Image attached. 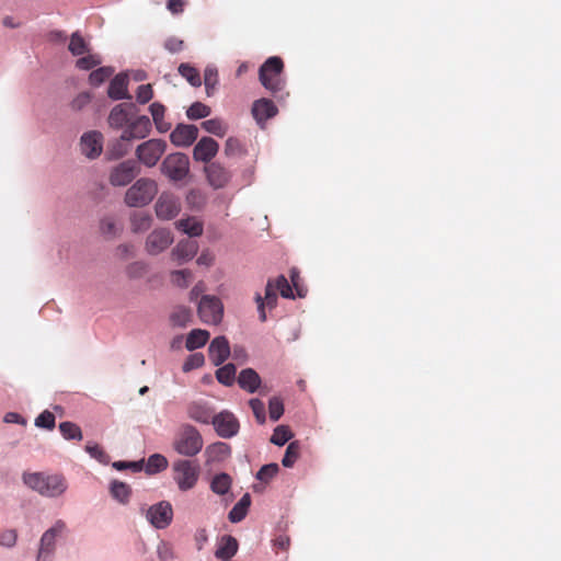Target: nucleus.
<instances>
[{"label":"nucleus","instance_id":"de8ad7c7","mask_svg":"<svg viewBox=\"0 0 561 561\" xmlns=\"http://www.w3.org/2000/svg\"><path fill=\"white\" fill-rule=\"evenodd\" d=\"M300 455V445L298 442H291L286 448L282 463L286 468H290L297 461Z\"/></svg>","mask_w":561,"mask_h":561},{"label":"nucleus","instance_id":"603ef678","mask_svg":"<svg viewBox=\"0 0 561 561\" xmlns=\"http://www.w3.org/2000/svg\"><path fill=\"white\" fill-rule=\"evenodd\" d=\"M274 282V290H278L284 298H294L293 288L284 275H279Z\"/></svg>","mask_w":561,"mask_h":561},{"label":"nucleus","instance_id":"dca6fc26","mask_svg":"<svg viewBox=\"0 0 561 561\" xmlns=\"http://www.w3.org/2000/svg\"><path fill=\"white\" fill-rule=\"evenodd\" d=\"M151 131V122L148 116H139L136 119L129 122L126 128L123 130L124 139H142L147 137Z\"/></svg>","mask_w":561,"mask_h":561},{"label":"nucleus","instance_id":"473e14b6","mask_svg":"<svg viewBox=\"0 0 561 561\" xmlns=\"http://www.w3.org/2000/svg\"><path fill=\"white\" fill-rule=\"evenodd\" d=\"M208 339V331L202 329H194L188 333L185 346L188 351H194L196 348L204 346L207 343Z\"/></svg>","mask_w":561,"mask_h":561},{"label":"nucleus","instance_id":"052dcab7","mask_svg":"<svg viewBox=\"0 0 561 561\" xmlns=\"http://www.w3.org/2000/svg\"><path fill=\"white\" fill-rule=\"evenodd\" d=\"M55 415L49 411L42 412L36 419H35V425L37 427H43L46 430H53L55 427Z\"/></svg>","mask_w":561,"mask_h":561},{"label":"nucleus","instance_id":"bf43d9fd","mask_svg":"<svg viewBox=\"0 0 561 561\" xmlns=\"http://www.w3.org/2000/svg\"><path fill=\"white\" fill-rule=\"evenodd\" d=\"M171 279L179 287H187L192 279V273L188 270L173 271Z\"/></svg>","mask_w":561,"mask_h":561},{"label":"nucleus","instance_id":"e2e57ef3","mask_svg":"<svg viewBox=\"0 0 561 561\" xmlns=\"http://www.w3.org/2000/svg\"><path fill=\"white\" fill-rule=\"evenodd\" d=\"M136 96H137V101L140 104L148 103L153 98V90H152L151 84L148 83V84L139 85L137 89Z\"/></svg>","mask_w":561,"mask_h":561},{"label":"nucleus","instance_id":"aec40b11","mask_svg":"<svg viewBox=\"0 0 561 561\" xmlns=\"http://www.w3.org/2000/svg\"><path fill=\"white\" fill-rule=\"evenodd\" d=\"M198 251V243L194 240H181L172 250L171 256L179 264L192 260Z\"/></svg>","mask_w":561,"mask_h":561},{"label":"nucleus","instance_id":"4be33fe9","mask_svg":"<svg viewBox=\"0 0 561 561\" xmlns=\"http://www.w3.org/2000/svg\"><path fill=\"white\" fill-rule=\"evenodd\" d=\"M277 114V107L268 99L256 100L252 105V115L257 124L263 125L267 119Z\"/></svg>","mask_w":561,"mask_h":561},{"label":"nucleus","instance_id":"ea45409f","mask_svg":"<svg viewBox=\"0 0 561 561\" xmlns=\"http://www.w3.org/2000/svg\"><path fill=\"white\" fill-rule=\"evenodd\" d=\"M179 72L193 87H199L202 84L199 71L195 67L191 66L190 64H185V62L181 64L179 66Z\"/></svg>","mask_w":561,"mask_h":561},{"label":"nucleus","instance_id":"49530a36","mask_svg":"<svg viewBox=\"0 0 561 561\" xmlns=\"http://www.w3.org/2000/svg\"><path fill=\"white\" fill-rule=\"evenodd\" d=\"M114 69L111 67H101L95 70H93L89 76V82L90 84L94 87L101 85L103 82H105L107 79L111 78L113 75Z\"/></svg>","mask_w":561,"mask_h":561},{"label":"nucleus","instance_id":"774afa93","mask_svg":"<svg viewBox=\"0 0 561 561\" xmlns=\"http://www.w3.org/2000/svg\"><path fill=\"white\" fill-rule=\"evenodd\" d=\"M91 101V95L87 92L80 93L71 103L73 110H81Z\"/></svg>","mask_w":561,"mask_h":561},{"label":"nucleus","instance_id":"69168bd1","mask_svg":"<svg viewBox=\"0 0 561 561\" xmlns=\"http://www.w3.org/2000/svg\"><path fill=\"white\" fill-rule=\"evenodd\" d=\"M204 364V356L201 353L193 354L188 356L183 365L184 371H190L194 368H198Z\"/></svg>","mask_w":561,"mask_h":561},{"label":"nucleus","instance_id":"680f3d73","mask_svg":"<svg viewBox=\"0 0 561 561\" xmlns=\"http://www.w3.org/2000/svg\"><path fill=\"white\" fill-rule=\"evenodd\" d=\"M186 203L192 208L199 209L205 204V196L199 190H191L186 195Z\"/></svg>","mask_w":561,"mask_h":561},{"label":"nucleus","instance_id":"f03ea898","mask_svg":"<svg viewBox=\"0 0 561 561\" xmlns=\"http://www.w3.org/2000/svg\"><path fill=\"white\" fill-rule=\"evenodd\" d=\"M204 446L199 431L191 424H182L176 431L172 447L182 456L194 457L201 453Z\"/></svg>","mask_w":561,"mask_h":561},{"label":"nucleus","instance_id":"09e8293b","mask_svg":"<svg viewBox=\"0 0 561 561\" xmlns=\"http://www.w3.org/2000/svg\"><path fill=\"white\" fill-rule=\"evenodd\" d=\"M293 437L290 428L286 425H278L271 437V443L283 446Z\"/></svg>","mask_w":561,"mask_h":561},{"label":"nucleus","instance_id":"9d476101","mask_svg":"<svg viewBox=\"0 0 561 561\" xmlns=\"http://www.w3.org/2000/svg\"><path fill=\"white\" fill-rule=\"evenodd\" d=\"M146 516L153 527L164 529L171 524L173 518L172 505L168 501H161L150 506Z\"/></svg>","mask_w":561,"mask_h":561},{"label":"nucleus","instance_id":"6e6552de","mask_svg":"<svg viewBox=\"0 0 561 561\" xmlns=\"http://www.w3.org/2000/svg\"><path fill=\"white\" fill-rule=\"evenodd\" d=\"M197 311L204 323L218 324L222 320L224 306L218 297L205 295L201 298Z\"/></svg>","mask_w":561,"mask_h":561},{"label":"nucleus","instance_id":"c756f323","mask_svg":"<svg viewBox=\"0 0 561 561\" xmlns=\"http://www.w3.org/2000/svg\"><path fill=\"white\" fill-rule=\"evenodd\" d=\"M152 224V217L149 213L137 210L134 211L130 216V227L133 232H144L147 231Z\"/></svg>","mask_w":561,"mask_h":561},{"label":"nucleus","instance_id":"7ed1b4c3","mask_svg":"<svg viewBox=\"0 0 561 561\" xmlns=\"http://www.w3.org/2000/svg\"><path fill=\"white\" fill-rule=\"evenodd\" d=\"M284 62L280 57L267 58L260 67L259 79L262 85L274 95L282 93L286 82L283 78Z\"/></svg>","mask_w":561,"mask_h":561},{"label":"nucleus","instance_id":"9b49d317","mask_svg":"<svg viewBox=\"0 0 561 561\" xmlns=\"http://www.w3.org/2000/svg\"><path fill=\"white\" fill-rule=\"evenodd\" d=\"M156 215L161 220L176 217L181 210L180 199L170 192H162L156 203Z\"/></svg>","mask_w":561,"mask_h":561},{"label":"nucleus","instance_id":"a19ab883","mask_svg":"<svg viewBox=\"0 0 561 561\" xmlns=\"http://www.w3.org/2000/svg\"><path fill=\"white\" fill-rule=\"evenodd\" d=\"M130 488L128 484L121 482V481H114L111 484V494L114 499L119 501L121 503L125 504L128 502L130 496Z\"/></svg>","mask_w":561,"mask_h":561},{"label":"nucleus","instance_id":"b1692460","mask_svg":"<svg viewBox=\"0 0 561 561\" xmlns=\"http://www.w3.org/2000/svg\"><path fill=\"white\" fill-rule=\"evenodd\" d=\"M186 412L190 419L208 424L213 420V410L207 405V403L202 401H193L188 403L186 408Z\"/></svg>","mask_w":561,"mask_h":561},{"label":"nucleus","instance_id":"f257e3e1","mask_svg":"<svg viewBox=\"0 0 561 561\" xmlns=\"http://www.w3.org/2000/svg\"><path fill=\"white\" fill-rule=\"evenodd\" d=\"M23 482L32 490L48 497H57L64 494L68 488L67 480L62 474L24 473Z\"/></svg>","mask_w":561,"mask_h":561},{"label":"nucleus","instance_id":"37998d69","mask_svg":"<svg viewBox=\"0 0 561 561\" xmlns=\"http://www.w3.org/2000/svg\"><path fill=\"white\" fill-rule=\"evenodd\" d=\"M216 378L220 383L231 386L236 378V366L233 364H227L219 367L216 371Z\"/></svg>","mask_w":561,"mask_h":561},{"label":"nucleus","instance_id":"f8f14e48","mask_svg":"<svg viewBox=\"0 0 561 561\" xmlns=\"http://www.w3.org/2000/svg\"><path fill=\"white\" fill-rule=\"evenodd\" d=\"M65 529L66 524L62 520H57L51 528H49L43 534L41 538L37 561H49V557L55 549L56 537L62 534Z\"/></svg>","mask_w":561,"mask_h":561},{"label":"nucleus","instance_id":"a878e982","mask_svg":"<svg viewBox=\"0 0 561 561\" xmlns=\"http://www.w3.org/2000/svg\"><path fill=\"white\" fill-rule=\"evenodd\" d=\"M133 104H118L114 106L108 115V124L111 127L119 129L126 127L129 123V111Z\"/></svg>","mask_w":561,"mask_h":561},{"label":"nucleus","instance_id":"f3484780","mask_svg":"<svg viewBox=\"0 0 561 561\" xmlns=\"http://www.w3.org/2000/svg\"><path fill=\"white\" fill-rule=\"evenodd\" d=\"M198 136V128L195 125H178L170 135L171 142L178 147L191 146Z\"/></svg>","mask_w":561,"mask_h":561},{"label":"nucleus","instance_id":"864d4df0","mask_svg":"<svg viewBox=\"0 0 561 561\" xmlns=\"http://www.w3.org/2000/svg\"><path fill=\"white\" fill-rule=\"evenodd\" d=\"M85 451L101 463H107L110 461L108 455L99 444L88 443L85 445Z\"/></svg>","mask_w":561,"mask_h":561},{"label":"nucleus","instance_id":"4c0bfd02","mask_svg":"<svg viewBox=\"0 0 561 561\" xmlns=\"http://www.w3.org/2000/svg\"><path fill=\"white\" fill-rule=\"evenodd\" d=\"M128 141H130V140L123 138V134L121 135V137L118 139L113 141L108 146V149H107V154H108L110 159H119V158L124 157L125 154H127V152L129 151Z\"/></svg>","mask_w":561,"mask_h":561},{"label":"nucleus","instance_id":"5fc2aeb1","mask_svg":"<svg viewBox=\"0 0 561 561\" xmlns=\"http://www.w3.org/2000/svg\"><path fill=\"white\" fill-rule=\"evenodd\" d=\"M270 419L274 422L278 421L284 413L283 400L278 397H273L268 402Z\"/></svg>","mask_w":561,"mask_h":561},{"label":"nucleus","instance_id":"c9c22d12","mask_svg":"<svg viewBox=\"0 0 561 561\" xmlns=\"http://www.w3.org/2000/svg\"><path fill=\"white\" fill-rule=\"evenodd\" d=\"M169 461L161 454H153L149 456L146 463V472L148 474H154L161 472L168 468Z\"/></svg>","mask_w":561,"mask_h":561},{"label":"nucleus","instance_id":"c03bdc74","mask_svg":"<svg viewBox=\"0 0 561 561\" xmlns=\"http://www.w3.org/2000/svg\"><path fill=\"white\" fill-rule=\"evenodd\" d=\"M59 431L65 439H82L81 428L72 422H61L59 424Z\"/></svg>","mask_w":561,"mask_h":561},{"label":"nucleus","instance_id":"ddd939ff","mask_svg":"<svg viewBox=\"0 0 561 561\" xmlns=\"http://www.w3.org/2000/svg\"><path fill=\"white\" fill-rule=\"evenodd\" d=\"M173 242L170 230L160 228L150 232L146 239V251L150 255H157L168 249Z\"/></svg>","mask_w":561,"mask_h":561},{"label":"nucleus","instance_id":"4468645a","mask_svg":"<svg viewBox=\"0 0 561 561\" xmlns=\"http://www.w3.org/2000/svg\"><path fill=\"white\" fill-rule=\"evenodd\" d=\"M211 423L220 437L230 438L239 432V422L237 417L228 411H222L213 416Z\"/></svg>","mask_w":561,"mask_h":561},{"label":"nucleus","instance_id":"a18cd8bd","mask_svg":"<svg viewBox=\"0 0 561 561\" xmlns=\"http://www.w3.org/2000/svg\"><path fill=\"white\" fill-rule=\"evenodd\" d=\"M202 127L209 134L224 137L227 133V126L220 118H211L202 123Z\"/></svg>","mask_w":561,"mask_h":561},{"label":"nucleus","instance_id":"13d9d810","mask_svg":"<svg viewBox=\"0 0 561 561\" xmlns=\"http://www.w3.org/2000/svg\"><path fill=\"white\" fill-rule=\"evenodd\" d=\"M100 64L101 59L98 55L88 54L87 56H83L76 61V67L81 70H90Z\"/></svg>","mask_w":561,"mask_h":561},{"label":"nucleus","instance_id":"393cba45","mask_svg":"<svg viewBox=\"0 0 561 561\" xmlns=\"http://www.w3.org/2000/svg\"><path fill=\"white\" fill-rule=\"evenodd\" d=\"M238 548V540L231 535H225L219 539L215 557L222 561H228L236 556Z\"/></svg>","mask_w":561,"mask_h":561},{"label":"nucleus","instance_id":"7c9ffc66","mask_svg":"<svg viewBox=\"0 0 561 561\" xmlns=\"http://www.w3.org/2000/svg\"><path fill=\"white\" fill-rule=\"evenodd\" d=\"M149 111L152 116V121L156 125V128L160 133H165L170 129L171 125L164 121L165 107L163 104L159 102H154L149 106Z\"/></svg>","mask_w":561,"mask_h":561},{"label":"nucleus","instance_id":"cd10ccee","mask_svg":"<svg viewBox=\"0 0 561 561\" xmlns=\"http://www.w3.org/2000/svg\"><path fill=\"white\" fill-rule=\"evenodd\" d=\"M231 454V447L227 443L217 442L209 446H207L205 450V455L207 457V462H221L226 460Z\"/></svg>","mask_w":561,"mask_h":561},{"label":"nucleus","instance_id":"0e129e2a","mask_svg":"<svg viewBox=\"0 0 561 561\" xmlns=\"http://www.w3.org/2000/svg\"><path fill=\"white\" fill-rule=\"evenodd\" d=\"M147 271V265L144 262H134L127 267V274L131 278L142 277Z\"/></svg>","mask_w":561,"mask_h":561},{"label":"nucleus","instance_id":"2f4dec72","mask_svg":"<svg viewBox=\"0 0 561 561\" xmlns=\"http://www.w3.org/2000/svg\"><path fill=\"white\" fill-rule=\"evenodd\" d=\"M176 228L190 237H199L203 234L204 228L202 221L196 218H186L176 221Z\"/></svg>","mask_w":561,"mask_h":561},{"label":"nucleus","instance_id":"8fccbe9b","mask_svg":"<svg viewBox=\"0 0 561 561\" xmlns=\"http://www.w3.org/2000/svg\"><path fill=\"white\" fill-rule=\"evenodd\" d=\"M210 114V107L202 102L193 103L186 111L190 119L205 118Z\"/></svg>","mask_w":561,"mask_h":561},{"label":"nucleus","instance_id":"bb28decb","mask_svg":"<svg viewBox=\"0 0 561 561\" xmlns=\"http://www.w3.org/2000/svg\"><path fill=\"white\" fill-rule=\"evenodd\" d=\"M128 78L126 75H116L110 82L107 94L112 100L131 99L127 91Z\"/></svg>","mask_w":561,"mask_h":561},{"label":"nucleus","instance_id":"423d86ee","mask_svg":"<svg viewBox=\"0 0 561 561\" xmlns=\"http://www.w3.org/2000/svg\"><path fill=\"white\" fill-rule=\"evenodd\" d=\"M160 170L170 181H182L190 173V159L182 152L170 153L163 159Z\"/></svg>","mask_w":561,"mask_h":561},{"label":"nucleus","instance_id":"6ab92c4d","mask_svg":"<svg viewBox=\"0 0 561 561\" xmlns=\"http://www.w3.org/2000/svg\"><path fill=\"white\" fill-rule=\"evenodd\" d=\"M208 355L215 366H220L230 355V345L225 336L215 337L209 347Z\"/></svg>","mask_w":561,"mask_h":561},{"label":"nucleus","instance_id":"4d7b16f0","mask_svg":"<svg viewBox=\"0 0 561 561\" xmlns=\"http://www.w3.org/2000/svg\"><path fill=\"white\" fill-rule=\"evenodd\" d=\"M279 467L277 463L264 465L256 473V479L263 482H268L278 472Z\"/></svg>","mask_w":561,"mask_h":561},{"label":"nucleus","instance_id":"79ce46f5","mask_svg":"<svg viewBox=\"0 0 561 561\" xmlns=\"http://www.w3.org/2000/svg\"><path fill=\"white\" fill-rule=\"evenodd\" d=\"M247 153L244 145L236 137H229L225 144V154L227 157H242Z\"/></svg>","mask_w":561,"mask_h":561},{"label":"nucleus","instance_id":"a211bd4d","mask_svg":"<svg viewBox=\"0 0 561 561\" xmlns=\"http://www.w3.org/2000/svg\"><path fill=\"white\" fill-rule=\"evenodd\" d=\"M218 142L210 137H203L194 147L193 158L196 161L209 162L218 152Z\"/></svg>","mask_w":561,"mask_h":561},{"label":"nucleus","instance_id":"5701e85b","mask_svg":"<svg viewBox=\"0 0 561 561\" xmlns=\"http://www.w3.org/2000/svg\"><path fill=\"white\" fill-rule=\"evenodd\" d=\"M255 302L257 305V311L260 313V320L266 321L265 306L270 309L274 308L277 304V295L274 290L273 279H268L265 288V297L263 298L260 294L255 295Z\"/></svg>","mask_w":561,"mask_h":561},{"label":"nucleus","instance_id":"6e6d98bb","mask_svg":"<svg viewBox=\"0 0 561 561\" xmlns=\"http://www.w3.org/2000/svg\"><path fill=\"white\" fill-rule=\"evenodd\" d=\"M249 405L259 424H264L266 421L265 404L262 400L253 398L249 401Z\"/></svg>","mask_w":561,"mask_h":561},{"label":"nucleus","instance_id":"72a5a7b5","mask_svg":"<svg viewBox=\"0 0 561 561\" xmlns=\"http://www.w3.org/2000/svg\"><path fill=\"white\" fill-rule=\"evenodd\" d=\"M251 504V499L248 493H245L239 502L232 507V510L229 512V520L232 523H239L241 522L249 510V506Z\"/></svg>","mask_w":561,"mask_h":561},{"label":"nucleus","instance_id":"e433bc0d","mask_svg":"<svg viewBox=\"0 0 561 561\" xmlns=\"http://www.w3.org/2000/svg\"><path fill=\"white\" fill-rule=\"evenodd\" d=\"M231 486V478L227 473L216 474L210 483V489L214 493L225 495L229 492Z\"/></svg>","mask_w":561,"mask_h":561},{"label":"nucleus","instance_id":"1a4fd4ad","mask_svg":"<svg viewBox=\"0 0 561 561\" xmlns=\"http://www.w3.org/2000/svg\"><path fill=\"white\" fill-rule=\"evenodd\" d=\"M140 173V168L134 160H125L114 165L108 175L113 186H126Z\"/></svg>","mask_w":561,"mask_h":561},{"label":"nucleus","instance_id":"f704fd0d","mask_svg":"<svg viewBox=\"0 0 561 561\" xmlns=\"http://www.w3.org/2000/svg\"><path fill=\"white\" fill-rule=\"evenodd\" d=\"M68 49L73 56H82L90 53L89 44L79 32L71 34Z\"/></svg>","mask_w":561,"mask_h":561},{"label":"nucleus","instance_id":"338daca9","mask_svg":"<svg viewBox=\"0 0 561 561\" xmlns=\"http://www.w3.org/2000/svg\"><path fill=\"white\" fill-rule=\"evenodd\" d=\"M184 42L176 37H170L164 42V48L170 53H179L183 49Z\"/></svg>","mask_w":561,"mask_h":561},{"label":"nucleus","instance_id":"2eb2a0df","mask_svg":"<svg viewBox=\"0 0 561 561\" xmlns=\"http://www.w3.org/2000/svg\"><path fill=\"white\" fill-rule=\"evenodd\" d=\"M81 152L90 158H98L103 150V135L98 130L84 133L80 139Z\"/></svg>","mask_w":561,"mask_h":561},{"label":"nucleus","instance_id":"58836bf2","mask_svg":"<svg viewBox=\"0 0 561 561\" xmlns=\"http://www.w3.org/2000/svg\"><path fill=\"white\" fill-rule=\"evenodd\" d=\"M192 320V312L186 307H176L170 316L172 325L184 328Z\"/></svg>","mask_w":561,"mask_h":561},{"label":"nucleus","instance_id":"412c9836","mask_svg":"<svg viewBox=\"0 0 561 561\" xmlns=\"http://www.w3.org/2000/svg\"><path fill=\"white\" fill-rule=\"evenodd\" d=\"M205 172L209 184L214 188L226 186L230 180V172L218 162H213L205 167Z\"/></svg>","mask_w":561,"mask_h":561},{"label":"nucleus","instance_id":"c85d7f7f","mask_svg":"<svg viewBox=\"0 0 561 561\" xmlns=\"http://www.w3.org/2000/svg\"><path fill=\"white\" fill-rule=\"evenodd\" d=\"M238 383L241 389L250 393H253L257 390V388L261 385V377L254 369L247 368L241 370L238 377Z\"/></svg>","mask_w":561,"mask_h":561},{"label":"nucleus","instance_id":"20e7f679","mask_svg":"<svg viewBox=\"0 0 561 561\" xmlns=\"http://www.w3.org/2000/svg\"><path fill=\"white\" fill-rule=\"evenodd\" d=\"M173 480L182 492L194 489L199 480L201 467L195 460L178 459L172 465Z\"/></svg>","mask_w":561,"mask_h":561},{"label":"nucleus","instance_id":"3c124183","mask_svg":"<svg viewBox=\"0 0 561 561\" xmlns=\"http://www.w3.org/2000/svg\"><path fill=\"white\" fill-rule=\"evenodd\" d=\"M204 83L207 95H211L218 83V71L215 67H207L204 71Z\"/></svg>","mask_w":561,"mask_h":561},{"label":"nucleus","instance_id":"0eeeda50","mask_svg":"<svg viewBox=\"0 0 561 561\" xmlns=\"http://www.w3.org/2000/svg\"><path fill=\"white\" fill-rule=\"evenodd\" d=\"M167 150V142L162 139H149L136 148L137 159L148 168L154 167Z\"/></svg>","mask_w":561,"mask_h":561},{"label":"nucleus","instance_id":"39448f33","mask_svg":"<svg viewBox=\"0 0 561 561\" xmlns=\"http://www.w3.org/2000/svg\"><path fill=\"white\" fill-rule=\"evenodd\" d=\"M157 193V182L151 179L141 178L127 190L125 203L130 207H142L148 205Z\"/></svg>","mask_w":561,"mask_h":561}]
</instances>
